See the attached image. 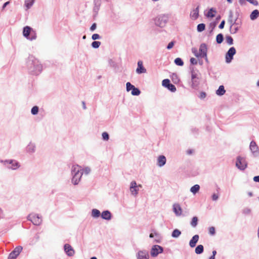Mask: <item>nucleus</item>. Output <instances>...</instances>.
Returning <instances> with one entry per match:
<instances>
[{
    "label": "nucleus",
    "mask_w": 259,
    "mask_h": 259,
    "mask_svg": "<svg viewBox=\"0 0 259 259\" xmlns=\"http://www.w3.org/2000/svg\"><path fill=\"white\" fill-rule=\"evenodd\" d=\"M28 73L33 75H38L42 71L43 66L40 62L33 56H29L26 62Z\"/></svg>",
    "instance_id": "nucleus-1"
},
{
    "label": "nucleus",
    "mask_w": 259,
    "mask_h": 259,
    "mask_svg": "<svg viewBox=\"0 0 259 259\" xmlns=\"http://www.w3.org/2000/svg\"><path fill=\"white\" fill-rule=\"evenodd\" d=\"M81 167L78 165H73L71 168V173L72 175L71 183L74 185L78 184L82 177L81 173Z\"/></svg>",
    "instance_id": "nucleus-2"
},
{
    "label": "nucleus",
    "mask_w": 259,
    "mask_h": 259,
    "mask_svg": "<svg viewBox=\"0 0 259 259\" xmlns=\"http://www.w3.org/2000/svg\"><path fill=\"white\" fill-rule=\"evenodd\" d=\"M169 17L167 14H161L158 15L154 19V23L156 25L160 27L165 26L168 20Z\"/></svg>",
    "instance_id": "nucleus-3"
},
{
    "label": "nucleus",
    "mask_w": 259,
    "mask_h": 259,
    "mask_svg": "<svg viewBox=\"0 0 259 259\" xmlns=\"http://www.w3.org/2000/svg\"><path fill=\"white\" fill-rule=\"evenodd\" d=\"M200 74L194 71L191 72V87L193 89L198 88L200 83Z\"/></svg>",
    "instance_id": "nucleus-4"
},
{
    "label": "nucleus",
    "mask_w": 259,
    "mask_h": 259,
    "mask_svg": "<svg viewBox=\"0 0 259 259\" xmlns=\"http://www.w3.org/2000/svg\"><path fill=\"white\" fill-rule=\"evenodd\" d=\"M142 187V185H138L135 181H132L130 184L129 188L131 194L134 197H136L140 191V188Z\"/></svg>",
    "instance_id": "nucleus-5"
},
{
    "label": "nucleus",
    "mask_w": 259,
    "mask_h": 259,
    "mask_svg": "<svg viewBox=\"0 0 259 259\" xmlns=\"http://www.w3.org/2000/svg\"><path fill=\"white\" fill-rule=\"evenodd\" d=\"M236 166L240 170H244L247 166V162L245 157L238 156L236 158Z\"/></svg>",
    "instance_id": "nucleus-6"
},
{
    "label": "nucleus",
    "mask_w": 259,
    "mask_h": 259,
    "mask_svg": "<svg viewBox=\"0 0 259 259\" xmlns=\"http://www.w3.org/2000/svg\"><path fill=\"white\" fill-rule=\"evenodd\" d=\"M1 163H3L5 165H7L8 164H10V166H8L9 168L12 169L13 170H15L18 169L20 167L19 163L15 160H1Z\"/></svg>",
    "instance_id": "nucleus-7"
},
{
    "label": "nucleus",
    "mask_w": 259,
    "mask_h": 259,
    "mask_svg": "<svg viewBox=\"0 0 259 259\" xmlns=\"http://www.w3.org/2000/svg\"><path fill=\"white\" fill-rule=\"evenodd\" d=\"M236 53V49L234 47H231L225 55L226 62L228 64L230 63L233 59V57Z\"/></svg>",
    "instance_id": "nucleus-8"
},
{
    "label": "nucleus",
    "mask_w": 259,
    "mask_h": 259,
    "mask_svg": "<svg viewBox=\"0 0 259 259\" xmlns=\"http://www.w3.org/2000/svg\"><path fill=\"white\" fill-rule=\"evenodd\" d=\"M27 219L31 221L34 225H39L42 222L41 217L38 214L34 213H30L27 217Z\"/></svg>",
    "instance_id": "nucleus-9"
},
{
    "label": "nucleus",
    "mask_w": 259,
    "mask_h": 259,
    "mask_svg": "<svg viewBox=\"0 0 259 259\" xmlns=\"http://www.w3.org/2000/svg\"><path fill=\"white\" fill-rule=\"evenodd\" d=\"M163 251V249L161 246L158 245H154L152 246L151 249L150 255L152 257H155L159 254L162 253Z\"/></svg>",
    "instance_id": "nucleus-10"
},
{
    "label": "nucleus",
    "mask_w": 259,
    "mask_h": 259,
    "mask_svg": "<svg viewBox=\"0 0 259 259\" xmlns=\"http://www.w3.org/2000/svg\"><path fill=\"white\" fill-rule=\"evenodd\" d=\"M36 144L32 142H30L25 148L26 152L29 155L34 154L36 152Z\"/></svg>",
    "instance_id": "nucleus-11"
},
{
    "label": "nucleus",
    "mask_w": 259,
    "mask_h": 259,
    "mask_svg": "<svg viewBox=\"0 0 259 259\" xmlns=\"http://www.w3.org/2000/svg\"><path fill=\"white\" fill-rule=\"evenodd\" d=\"M22 249L23 247L21 246H17L14 250L10 253L8 259H16L22 251Z\"/></svg>",
    "instance_id": "nucleus-12"
},
{
    "label": "nucleus",
    "mask_w": 259,
    "mask_h": 259,
    "mask_svg": "<svg viewBox=\"0 0 259 259\" xmlns=\"http://www.w3.org/2000/svg\"><path fill=\"white\" fill-rule=\"evenodd\" d=\"M136 257L137 259H149V253L145 249L139 250L136 253Z\"/></svg>",
    "instance_id": "nucleus-13"
},
{
    "label": "nucleus",
    "mask_w": 259,
    "mask_h": 259,
    "mask_svg": "<svg viewBox=\"0 0 259 259\" xmlns=\"http://www.w3.org/2000/svg\"><path fill=\"white\" fill-rule=\"evenodd\" d=\"M249 148L254 156H257L259 154V149L256 143L252 141L250 143Z\"/></svg>",
    "instance_id": "nucleus-14"
},
{
    "label": "nucleus",
    "mask_w": 259,
    "mask_h": 259,
    "mask_svg": "<svg viewBox=\"0 0 259 259\" xmlns=\"http://www.w3.org/2000/svg\"><path fill=\"white\" fill-rule=\"evenodd\" d=\"M64 249L66 254L68 256H72L75 254V250L69 244H65L64 245Z\"/></svg>",
    "instance_id": "nucleus-15"
},
{
    "label": "nucleus",
    "mask_w": 259,
    "mask_h": 259,
    "mask_svg": "<svg viewBox=\"0 0 259 259\" xmlns=\"http://www.w3.org/2000/svg\"><path fill=\"white\" fill-rule=\"evenodd\" d=\"M235 19L234 22L230 23V32L231 34H236L239 29L240 26L238 23L236 22Z\"/></svg>",
    "instance_id": "nucleus-16"
},
{
    "label": "nucleus",
    "mask_w": 259,
    "mask_h": 259,
    "mask_svg": "<svg viewBox=\"0 0 259 259\" xmlns=\"http://www.w3.org/2000/svg\"><path fill=\"white\" fill-rule=\"evenodd\" d=\"M172 210L176 215L177 217H180L182 214V209L180 205L178 203H175L173 204Z\"/></svg>",
    "instance_id": "nucleus-17"
},
{
    "label": "nucleus",
    "mask_w": 259,
    "mask_h": 259,
    "mask_svg": "<svg viewBox=\"0 0 259 259\" xmlns=\"http://www.w3.org/2000/svg\"><path fill=\"white\" fill-rule=\"evenodd\" d=\"M207 48L205 44L200 45L199 49V54L200 55V58L201 57H206L207 55Z\"/></svg>",
    "instance_id": "nucleus-18"
},
{
    "label": "nucleus",
    "mask_w": 259,
    "mask_h": 259,
    "mask_svg": "<svg viewBox=\"0 0 259 259\" xmlns=\"http://www.w3.org/2000/svg\"><path fill=\"white\" fill-rule=\"evenodd\" d=\"M166 162V158L164 155H160L157 159V165L160 167L163 166Z\"/></svg>",
    "instance_id": "nucleus-19"
},
{
    "label": "nucleus",
    "mask_w": 259,
    "mask_h": 259,
    "mask_svg": "<svg viewBox=\"0 0 259 259\" xmlns=\"http://www.w3.org/2000/svg\"><path fill=\"white\" fill-rule=\"evenodd\" d=\"M32 31H33V29L31 27L28 26H25L23 29V36L28 39Z\"/></svg>",
    "instance_id": "nucleus-20"
},
{
    "label": "nucleus",
    "mask_w": 259,
    "mask_h": 259,
    "mask_svg": "<svg viewBox=\"0 0 259 259\" xmlns=\"http://www.w3.org/2000/svg\"><path fill=\"white\" fill-rule=\"evenodd\" d=\"M102 219L106 221H110L112 218V214L111 212L108 210H104L101 214Z\"/></svg>",
    "instance_id": "nucleus-21"
},
{
    "label": "nucleus",
    "mask_w": 259,
    "mask_h": 259,
    "mask_svg": "<svg viewBox=\"0 0 259 259\" xmlns=\"http://www.w3.org/2000/svg\"><path fill=\"white\" fill-rule=\"evenodd\" d=\"M138 67L136 69V72L138 74H142L146 72V69L143 65V62L139 61L138 62Z\"/></svg>",
    "instance_id": "nucleus-22"
},
{
    "label": "nucleus",
    "mask_w": 259,
    "mask_h": 259,
    "mask_svg": "<svg viewBox=\"0 0 259 259\" xmlns=\"http://www.w3.org/2000/svg\"><path fill=\"white\" fill-rule=\"evenodd\" d=\"M199 16V6L191 11L190 13V18L193 20H196Z\"/></svg>",
    "instance_id": "nucleus-23"
},
{
    "label": "nucleus",
    "mask_w": 259,
    "mask_h": 259,
    "mask_svg": "<svg viewBox=\"0 0 259 259\" xmlns=\"http://www.w3.org/2000/svg\"><path fill=\"white\" fill-rule=\"evenodd\" d=\"M199 237L198 235H195L189 242V245L191 247H194L196 246L199 240Z\"/></svg>",
    "instance_id": "nucleus-24"
},
{
    "label": "nucleus",
    "mask_w": 259,
    "mask_h": 259,
    "mask_svg": "<svg viewBox=\"0 0 259 259\" xmlns=\"http://www.w3.org/2000/svg\"><path fill=\"white\" fill-rule=\"evenodd\" d=\"M101 213L100 212V210L94 208L91 211V216L94 219L98 218L100 216H101Z\"/></svg>",
    "instance_id": "nucleus-25"
},
{
    "label": "nucleus",
    "mask_w": 259,
    "mask_h": 259,
    "mask_svg": "<svg viewBox=\"0 0 259 259\" xmlns=\"http://www.w3.org/2000/svg\"><path fill=\"white\" fill-rule=\"evenodd\" d=\"M91 168L90 166H84L82 168L81 167V173L82 175L87 176L89 175L91 172Z\"/></svg>",
    "instance_id": "nucleus-26"
},
{
    "label": "nucleus",
    "mask_w": 259,
    "mask_h": 259,
    "mask_svg": "<svg viewBox=\"0 0 259 259\" xmlns=\"http://www.w3.org/2000/svg\"><path fill=\"white\" fill-rule=\"evenodd\" d=\"M35 0H25L24 2V6L25 10L29 9L34 4Z\"/></svg>",
    "instance_id": "nucleus-27"
},
{
    "label": "nucleus",
    "mask_w": 259,
    "mask_h": 259,
    "mask_svg": "<svg viewBox=\"0 0 259 259\" xmlns=\"http://www.w3.org/2000/svg\"><path fill=\"white\" fill-rule=\"evenodd\" d=\"M259 16V11L257 10H253L250 15V18L251 20H254Z\"/></svg>",
    "instance_id": "nucleus-28"
},
{
    "label": "nucleus",
    "mask_w": 259,
    "mask_h": 259,
    "mask_svg": "<svg viewBox=\"0 0 259 259\" xmlns=\"http://www.w3.org/2000/svg\"><path fill=\"white\" fill-rule=\"evenodd\" d=\"M216 13V10L214 8H212L209 9L206 16L208 18H213L215 16Z\"/></svg>",
    "instance_id": "nucleus-29"
},
{
    "label": "nucleus",
    "mask_w": 259,
    "mask_h": 259,
    "mask_svg": "<svg viewBox=\"0 0 259 259\" xmlns=\"http://www.w3.org/2000/svg\"><path fill=\"white\" fill-rule=\"evenodd\" d=\"M200 189V186L199 185L196 184L192 186L190 188V191L191 193H192L194 195H195L196 193H197Z\"/></svg>",
    "instance_id": "nucleus-30"
},
{
    "label": "nucleus",
    "mask_w": 259,
    "mask_h": 259,
    "mask_svg": "<svg viewBox=\"0 0 259 259\" xmlns=\"http://www.w3.org/2000/svg\"><path fill=\"white\" fill-rule=\"evenodd\" d=\"M225 90L223 85H220L216 91V94L219 96H222L225 93Z\"/></svg>",
    "instance_id": "nucleus-31"
},
{
    "label": "nucleus",
    "mask_w": 259,
    "mask_h": 259,
    "mask_svg": "<svg viewBox=\"0 0 259 259\" xmlns=\"http://www.w3.org/2000/svg\"><path fill=\"white\" fill-rule=\"evenodd\" d=\"M204 247L202 245H198L195 249V252L196 254H201L203 252Z\"/></svg>",
    "instance_id": "nucleus-32"
},
{
    "label": "nucleus",
    "mask_w": 259,
    "mask_h": 259,
    "mask_svg": "<svg viewBox=\"0 0 259 259\" xmlns=\"http://www.w3.org/2000/svg\"><path fill=\"white\" fill-rule=\"evenodd\" d=\"M181 234V232L177 229H175L172 233H171V236L173 237V238H178Z\"/></svg>",
    "instance_id": "nucleus-33"
},
{
    "label": "nucleus",
    "mask_w": 259,
    "mask_h": 259,
    "mask_svg": "<svg viewBox=\"0 0 259 259\" xmlns=\"http://www.w3.org/2000/svg\"><path fill=\"white\" fill-rule=\"evenodd\" d=\"M198 219L197 217H193L190 223L191 226L193 228L196 227L198 224Z\"/></svg>",
    "instance_id": "nucleus-34"
},
{
    "label": "nucleus",
    "mask_w": 259,
    "mask_h": 259,
    "mask_svg": "<svg viewBox=\"0 0 259 259\" xmlns=\"http://www.w3.org/2000/svg\"><path fill=\"white\" fill-rule=\"evenodd\" d=\"M225 41H226V42L228 45H232L233 44V38L230 36V35H227L225 37Z\"/></svg>",
    "instance_id": "nucleus-35"
},
{
    "label": "nucleus",
    "mask_w": 259,
    "mask_h": 259,
    "mask_svg": "<svg viewBox=\"0 0 259 259\" xmlns=\"http://www.w3.org/2000/svg\"><path fill=\"white\" fill-rule=\"evenodd\" d=\"M205 29V25L203 23L199 24L197 26V30L199 32L204 31Z\"/></svg>",
    "instance_id": "nucleus-36"
},
{
    "label": "nucleus",
    "mask_w": 259,
    "mask_h": 259,
    "mask_svg": "<svg viewBox=\"0 0 259 259\" xmlns=\"http://www.w3.org/2000/svg\"><path fill=\"white\" fill-rule=\"evenodd\" d=\"M224 39L223 35L221 33H220L217 35L216 37V41L218 44H221Z\"/></svg>",
    "instance_id": "nucleus-37"
},
{
    "label": "nucleus",
    "mask_w": 259,
    "mask_h": 259,
    "mask_svg": "<svg viewBox=\"0 0 259 259\" xmlns=\"http://www.w3.org/2000/svg\"><path fill=\"white\" fill-rule=\"evenodd\" d=\"M37 38L36 33L35 31L33 30V31L31 33V36L29 35V38L27 39L30 41L35 40Z\"/></svg>",
    "instance_id": "nucleus-38"
},
{
    "label": "nucleus",
    "mask_w": 259,
    "mask_h": 259,
    "mask_svg": "<svg viewBox=\"0 0 259 259\" xmlns=\"http://www.w3.org/2000/svg\"><path fill=\"white\" fill-rule=\"evenodd\" d=\"M141 93L140 91L138 88H135L132 90L131 94L133 96H139Z\"/></svg>",
    "instance_id": "nucleus-39"
},
{
    "label": "nucleus",
    "mask_w": 259,
    "mask_h": 259,
    "mask_svg": "<svg viewBox=\"0 0 259 259\" xmlns=\"http://www.w3.org/2000/svg\"><path fill=\"white\" fill-rule=\"evenodd\" d=\"M102 138L103 140L107 141L109 139V134L107 132H104L102 134Z\"/></svg>",
    "instance_id": "nucleus-40"
},
{
    "label": "nucleus",
    "mask_w": 259,
    "mask_h": 259,
    "mask_svg": "<svg viewBox=\"0 0 259 259\" xmlns=\"http://www.w3.org/2000/svg\"><path fill=\"white\" fill-rule=\"evenodd\" d=\"M175 63L176 65L178 66H183L184 64V62L180 58H177L175 60Z\"/></svg>",
    "instance_id": "nucleus-41"
},
{
    "label": "nucleus",
    "mask_w": 259,
    "mask_h": 259,
    "mask_svg": "<svg viewBox=\"0 0 259 259\" xmlns=\"http://www.w3.org/2000/svg\"><path fill=\"white\" fill-rule=\"evenodd\" d=\"M135 88V86L132 84L130 82H127L126 83V90L127 92H129Z\"/></svg>",
    "instance_id": "nucleus-42"
},
{
    "label": "nucleus",
    "mask_w": 259,
    "mask_h": 259,
    "mask_svg": "<svg viewBox=\"0 0 259 259\" xmlns=\"http://www.w3.org/2000/svg\"><path fill=\"white\" fill-rule=\"evenodd\" d=\"M233 12L232 11H229V15L228 18V22L230 24L232 22H234V20H233Z\"/></svg>",
    "instance_id": "nucleus-43"
},
{
    "label": "nucleus",
    "mask_w": 259,
    "mask_h": 259,
    "mask_svg": "<svg viewBox=\"0 0 259 259\" xmlns=\"http://www.w3.org/2000/svg\"><path fill=\"white\" fill-rule=\"evenodd\" d=\"M101 45V42L98 41H94L92 43V47L93 48L97 49Z\"/></svg>",
    "instance_id": "nucleus-44"
},
{
    "label": "nucleus",
    "mask_w": 259,
    "mask_h": 259,
    "mask_svg": "<svg viewBox=\"0 0 259 259\" xmlns=\"http://www.w3.org/2000/svg\"><path fill=\"white\" fill-rule=\"evenodd\" d=\"M38 112V107L36 106L33 107L31 110V113L33 115H36Z\"/></svg>",
    "instance_id": "nucleus-45"
},
{
    "label": "nucleus",
    "mask_w": 259,
    "mask_h": 259,
    "mask_svg": "<svg viewBox=\"0 0 259 259\" xmlns=\"http://www.w3.org/2000/svg\"><path fill=\"white\" fill-rule=\"evenodd\" d=\"M166 88H167L169 91H170L172 92H175L176 91V88L175 87V86L174 84H172L171 83H170L167 87Z\"/></svg>",
    "instance_id": "nucleus-46"
},
{
    "label": "nucleus",
    "mask_w": 259,
    "mask_h": 259,
    "mask_svg": "<svg viewBox=\"0 0 259 259\" xmlns=\"http://www.w3.org/2000/svg\"><path fill=\"white\" fill-rule=\"evenodd\" d=\"M170 83V81L168 79H165L163 80L162 81V85L165 88H167V87Z\"/></svg>",
    "instance_id": "nucleus-47"
},
{
    "label": "nucleus",
    "mask_w": 259,
    "mask_h": 259,
    "mask_svg": "<svg viewBox=\"0 0 259 259\" xmlns=\"http://www.w3.org/2000/svg\"><path fill=\"white\" fill-rule=\"evenodd\" d=\"M209 233L210 235H214L215 233V230L214 227H210L208 229Z\"/></svg>",
    "instance_id": "nucleus-48"
},
{
    "label": "nucleus",
    "mask_w": 259,
    "mask_h": 259,
    "mask_svg": "<svg viewBox=\"0 0 259 259\" xmlns=\"http://www.w3.org/2000/svg\"><path fill=\"white\" fill-rule=\"evenodd\" d=\"M192 52L194 54L195 56L197 58H200V55L197 51V50L195 48H193L192 49Z\"/></svg>",
    "instance_id": "nucleus-49"
},
{
    "label": "nucleus",
    "mask_w": 259,
    "mask_h": 259,
    "mask_svg": "<svg viewBox=\"0 0 259 259\" xmlns=\"http://www.w3.org/2000/svg\"><path fill=\"white\" fill-rule=\"evenodd\" d=\"M175 42L174 41H172L171 42H170L168 45L167 46V49L168 50H170L171 49H172L175 45Z\"/></svg>",
    "instance_id": "nucleus-50"
},
{
    "label": "nucleus",
    "mask_w": 259,
    "mask_h": 259,
    "mask_svg": "<svg viewBox=\"0 0 259 259\" xmlns=\"http://www.w3.org/2000/svg\"><path fill=\"white\" fill-rule=\"evenodd\" d=\"M92 38L93 40H97L100 38V36L97 33L94 34L92 35Z\"/></svg>",
    "instance_id": "nucleus-51"
},
{
    "label": "nucleus",
    "mask_w": 259,
    "mask_h": 259,
    "mask_svg": "<svg viewBox=\"0 0 259 259\" xmlns=\"http://www.w3.org/2000/svg\"><path fill=\"white\" fill-rule=\"evenodd\" d=\"M212 200L213 201H217L219 199V195L216 193H213L211 196Z\"/></svg>",
    "instance_id": "nucleus-52"
},
{
    "label": "nucleus",
    "mask_w": 259,
    "mask_h": 259,
    "mask_svg": "<svg viewBox=\"0 0 259 259\" xmlns=\"http://www.w3.org/2000/svg\"><path fill=\"white\" fill-rule=\"evenodd\" d=\"M206 93L205 92H202L200 93L199 97L201 99H203L206 97Z\"/></svg>",
    "instance_id": "nucleus-53"
},
{
    "label": "nucleus",
    "mask_w": 259,
    "mask_h": 259,
    "mask_svg": "<svg viewBox=\"0 0 259 259\" xmlns=\"http://www.w3.org/2000/svg\"><path fill=\"white\" fill-rule=\"evenodd\" d=\"M190 62L192 64L196 65L197 64V60L194 58H191L190 59Z\"/></svg>",
    "instance_id": "nucleus-54"
},
{
    "label": "nucleus",
    "mask_w": 259,
    "mask_h": 259,
    "mask_svg": "<svg viewBox=\"0 0 259 259\" xmlns=\"http://www.w3.org/2000/svg\"><path fill=\"white\" fill-rule=\"evenodd\" d=\"M97 28V25L96 23H93L91 27H90V30L91 31H94Z\"/></svg>",
    "instance_id": "nucleus-55"
},
{
    "label": "nucleus",
    "mask_w": 259,
    "mask_h": 259,
    "mask_svg": "<svg viewBox=\"0 0 259 259\" xmlns=\"http://www.w3.org/2000/svg\"><path fill=\"white\" fill-rule=\"evenodd\" d=\"M251 212V210L249 208H245L243 210V213L246 214H248Z\"/></svg>",
    "instance_id": "nucleus-56"
},
{
    "label": "nucleus",
    "mask_w": 259,
    "mask_h": 259,
    "mask_svg": "<svg viewBox=\"0 0 259 259\" xmlns=\"http://www.w3.org/2000/svg\"><path fill=\"white\" fill-rule=\"evenodd\" d=\"M225 21L224 20H223L221 24H220L219 27L220 28V29H223L224 28V25H225Z\"/></svg>",
    "instance_id": "nucleus-57"
},
{
    "label": "nucleus",
    "mask_w": 259,
    "mask_h": 259,
    "mask_svg": "<svg viewBox=\"0 0 259 259\" xmlns=\"http://www.w3.org/2000/svg\"><path fill=\"white\" fill-rule=\"evenodd\" d=\"M253 181L256 182H259V176L254 177Z\"/></svg>",
    "instance_id": "nucleus-58"
},
{
    "label": "nucleus",
    "mask_w": 259,
    "mask_h": 259,
    "mask_svg": "<svg viewBox=\"0 0 259 259\" xmlns=\"http://www.w3.org/2000/svg\"><path fill=\"white\" fill-rule=\"evenodd\" d=\"M9 2H7L5 3L3 5V9H4L8 5H9Z\"/></svg>",
    "instance_id": "nucleus-59"
},
{
    "label": "nucleus",
    "mask_w": 259,
    "mask_h": 259,
    "mask_svg": "<svg viewBox=\"0 0 259 259\" xmlns=\"http://www.w3.org/2000/svg\"><path fill=\"white\" fill-rule=\"evenodd\" d=\"M245 2V0H239V3L241 5H243Z\"/></svg>",
    "instance_id": "nucleus-60"
},
{
    "label": "nucleus",
    "mask_w": 259,
    "mask_h": 259,
    "mask_svg": "<svg viewBox=\"0 0 259 259\" xmlns=\"http://www.w3.org/2000/svg\"><path fill=\"white\" fill-rule=\"evenodd\" d=\"M201 58H204L205 59V61L207 63L208 62V58H207V55H206V57H201Z\"/></svg>",
    "instance_id": "nucleus-61"
},
{
    "label": "nucleus",
    "mask_w": 259,
    "mask_h": 259,
    "mask_svg": "<svg viewBox=\"0 0 259 259\" xmlns=\"http://www.w3.org/2000/svg\"><path fill=\"white\" fill-rule=\"evenodd\" d=\"M216 253H217L216 251H215V250H213V251H212V256H215V255Z\"/></svg>",
    "instance_id": "nucleus-62"
},
{
    "label": "nucleus",
    "mask_w": 259,
    "mask_h": 259,
    "mask_svg": "<svg viewBox=\"0 0 259 259\" xmlns=\"http://www.w3.org/2000/svg\"><path fill=\"white\" fill-rule=\"evenodd\" d=\"M154 236V234L153 233H151L149 235L150 238H153Z\"/></svg>",
    "instance_id": "nucleus-63"
},
{
    "label": "nucleus",
    "mask_w": 259,
    "mask_h": 259,
    "mask_svg": "<svg viewBox=\"0 0 259 259\" xmlns=\"http://www.w3.org/2000/svg\"><path fill=\"white\" fill-rule=\"evenodd\" d=\"M248 195L249 197H251V196H252V192H248Z\"/></svg>",
    "instance_id": "nucleus-64"
}]
</instances>
